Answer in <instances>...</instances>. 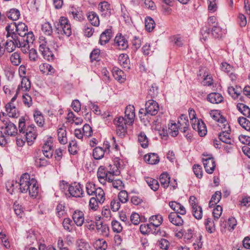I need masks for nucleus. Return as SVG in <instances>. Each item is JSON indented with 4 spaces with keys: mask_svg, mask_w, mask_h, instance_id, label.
Listing matches in <instances>:
<instances>
[{
    "mask_svg": "<svg viewBox=\"0 0 250 250\" xmlns=\"http://www.w3.org/2000/svg\"><path fill=\"white\" fill-rule=\"evenodd\" d=\"M114 124L117 127V134L121 138L125 136L126 133V125H129L128 120L123 117H119L114 120Z\"/></svg>",
    "mask_w": 250,
    "mask_h": 250,
    "instance_id": "423d86ee",
    "label": "nucleus"
},
{
    "mask_svg": "<svg viewBox=\"0 0 250 250\" xmlns=\"http://www.w3.org/2000/svg\"><path fill=\"white\" fill-rule=\"evenodd\" d=\"M138 142L141 146L143 148H146L148 146V139L144 132H141L138 136Z\"/></svg>",
    "mask_w": 250,
    "mask_h": 250,
    "instance_id": "72a5a7b5",
    "label": "nucleus"
},
{
    "mask_svg": "<svg viewBox=\"0 0 250 250\" xmlns=\"http://www.w3.org/2000/svg\"><path fill=\"white\" fill-rule=\"evenodd\" d=\"M85 188L86 193L89 195H94L97 189L95 185L92 183H87Z\"/></svg>",
    "mask_w": 250,
    "mask_h": 250,
    "instance_id": "8fccbe9b",
    "label": "nucleus"
},
{
    "mask_svg": "<svg viewBox=\"0 0 250 250\" xmlns=\"http://www.w3.org/2000/svg\"><path fill=\"white\" fill-rule=\"evenodd\" d=\"M120 64L125 68L129 69V60L126 54H121L119 57Z\"/></svg>",
    "mask_w": 250,
    "mask_h": 250,
    "instance_id": "58836bf2",
    "label": "nucleus"
},
{
    "mask_svg": "<svg viewBox=\"0 0 250 250\" xmlns=\"http://www.w3.org/2000/svg\"><path fill=\"white\" fill-rule=\"evenodd\" d=\"M168 218L170 222L176 226H181L184 224V220L182 217L177 213H170L168 216Z\"/></svg>",
    "mask_w": 250,
    "mask_h": 250,
    "instance_id": "6ab92c4d",
    "label": "nucleus"
},
{
    "mask_svg": "<svg viewBox=\"0 0 250 250\" xmlns=\"http://www.w3.org/2000/svg\"><path fill=\"white\" fill-rule=\"evenodd\" d=\"M22 102L25 105L28 107H30L33 104L31 97L28 94H24L22 95Z\"/></svg>",
    "mask_w": 250,
    "mask_h": 250,
    "instance_id": "bf43d9fd",
    "label": "nucleus"
},
{
    "mask_svg": "<svg viewBox=\"0 0 250 250\" xmlns=\"http://www.w3.org/2000/svg\"><path fill=\"white\" fill-rule=\"evenodd\" d=\"M68 191L71 196L76 198L83 197L84 194L83 185L77 182H74L69 185Z\"/></svg>",
    "mask_w": 250,
    "mask_h": 250,
    "instance_id": "1a4fd4ad",
    "label": "nucleus"
},
{
    "mask_svg": "<svg viewBox=\"0 0 250 250\" xmlns=\"http://www.w3.org/2000/svg\"><path fill=\"white\" fill-rule=\"evenodd\" d=\"M27 37H19L16 38V43L17 47L21 48V50L23 53H27L29 52V43H33L35 40L33 32H28Z\"/></svg>",
    "mask_w": 250,
    "mask_h": 250,
    "instance_id": "20e7f679",
    "label": "nucleus"
},
{
    "mask_svg": "<svg viewBox=\"0 0 250 250\" xmlns=\"http://www.w3.org/2000/svg\"><path fill=\"white\" fill-rule=\"evenodd\" d=\"M69 15L71 17L78 21L82 22L84 19L83 12L80 10L72 9V11L69 12Z\"/></svg>",
    "mask_w": 250,
    "mask_h": 250,
    "instance_id": "393cba45",
    "label": "nucleus"
},
{
    "mask_svg": "<svg viewBox=\"0 0 250 250\" xmlns=\"http://www.w3.org/2000/svg\"><path fill=\"white\" fill-rule=\"evenodd\" d=\"M34 118L35 122L40 126L42 127L44 124V119L42 113L36 109L34 111Z\"/></svg>",
    "mask_w": 250,
    "mask_h": 250,
    "instance_id": "b1692460",
    "label": "nucleus"
},
{
    "mask_svg": "<svg viewBox=\"0 0 250 250\" xmlns=\"http://www.w3.org/2000/svg\"><path fill=\"white\" fill-rule=\"evenodd\" d=\"M241 87L239 86L236 85L235 87L233 86L229 87L228 88V92L231 95V97L234 99H236L239 97L240 95Z\"/></svg>",
    "mask_w": 250,
    "mask_h": 250,
    "instance_id": "ea45409f",
    "label": "nucleus"
},
{
    "mask_svg": "<svg viewBox=\"0 0 250 250\" xmlns=\"http://www.w3.org/2000/svg\"><path fill=\"white\" fill-rule=\"evenodd\" d=\"M10 60L14 65H18L21 62L20 54L18 52L14 53L10 57Z\"/></svg>",
    "mask_w": 250,
    "mask_h": 250,
    "instance_id": "13d9d810",
    "label": "nucleus"
},
{
    "mask_svg": "<svg viewBox=\"0 0 250 250\" xmlns=\"http://www.w3.org/2000/svg\"><path fill=\"white\" fill-rule=\"evenodd\" d=\"M114 41L120 50H125L128 47L127 40L124 36H122L121 33L117 35Z\"/></svg>",
    "mask_w": 250,
    "mask_h": 250,
    "instance_id": "f3484780",
    "label": "nucleus"
},
{
    "mask_svg": "<svg viewBox=\"0 0 250 250\" xmlns=\"http://www.w3.org/2000/svg\"><path fill=\"white\" fill-rule=\"evenodd\" d=\"M51 137L48 138L45 142L42 147V151L43 150H47V151H51L53 149V142L51 140Z\"/></svg>",
    "mask_w": 250,
    "mask_h": 250,
    "instance_id": "052dcab7",
    "label": "nucleus"
},
{
    "mask_svg": "<svg viewBox=\"0 0 250 250\" xmlns=\"http://www.w3.org/2000/svg\"><path fill=\"white\" fill-rule=\"evenodd\" d=\"M193 170L195 175L198 178L202 177V169L201 166L199 165H194L193 166Z\"/></svg>",
    "mask_w": 250,
    "mask_h": 250,
    "instance_id": "338daca9",
    "label": "nucleus"
},
{
    "mask_svg": "<svg viewBox=\"0 0 250 250\" xmlns=\"http://www.w3.org/2000/svg\"><path fill=\"white\" fill-rule=\"evenodd\" d=\"M155 23L154 20L150 17H147L145 20V26L147 31H152L155 27Z\"/></svg>",
    "mask_w": 250,
    "mask_h": 250,
    "instance_id": "09e8293b",
    "label": "nucleus"
},
{
    "mask_svg": "<svg viewBox=\"0 0 250 250\" xmlns=\"http://www.w3.org/2000/svg\"><path fill=\"white\" fill-rule=\"evenodd\" d=\"M105 153V149L103 147L97 146L93 150V156L96 160H100L104 157Z\"/></svg>",
    "mask_w": 250,
    "mask_h": 250,
    "instance_id": "c85d7f7f",
    "label": "nucleus"
},
{
    "mask_svg": "<svg viewBox=\"0 0 250 250\" xmlns=\"http://www.w3.org/2000/svg\"><path fill=\"white\" fill-rule=\"evenodd\" d=\"M160 182L161 186L164 188H167L170 183V177L167 172L162 173L160 176Z\"/></svg>",
    "mask_w": 250,
    "mask_h": 250,
    "instance_id": "cd10ccee",
    "label": "nucleus"
},
{
    "mask_svg": "<svg viewBox=\"0 0 250 250\" xmlns=\"http://www.w3.org/2000/svg\"><path fill=\"white\" fill-rule=\"evenodd\" d=\"M238 122L243 128L250 131V121L246 118L244 117H239L238 118Z\"/></svg>",
    "mask_w": 250,
    "mask_h": 250,
    "instance_id": "37998d69",
    "label": "nucleus"
},
{
    "mask_svg": "<svg viewBox=\"0 0 250 250\" xmlns=\"http://www.w3.org/2000/svg\"><path fill=\"white\" fill-rule=\"evenodd\" d=\"M77 250H93L89 244L83 239L77 241Z\"/></svg>",
    "mask_w": 250,
    "mask_h": 250,
    "instance_id": "e433bc0d",
    "label": "nucleus"
},
{
    "mask_svg": "<svg viewBox=\"0 0 250 250\" xmlns=\"http://www.w3.org/2000/svg\"><path fill=\"white\" fill-rule=\"evenodd\" d=\"M112 36V32H102L100 35L99 42L101 45L105 44Z\"/></svg>",
    "mask_w": 250,
    "mask_h": 250,
    "instance_id": "79ce46f5",
    "label": "nucleus"
},
{
    "mask_svg": "<svg viewBox=\"0 0 250 250\" xmlns=\"http://www.w3.org/2000/svg\"><path fill=\"white\" fill-rule=\"evenodd\" d=\"M120 206V202L118 199H113L110 202V207L113 211L118 210Z\"/></svg>",
    "mask_w": 250,
    "mask_h": 250,
    "instance_id": "774afa93",
    "label": "nucleus"
},
{
    "mask_svg": "<svg viewBox=\"0 0 250 250\" xmlns=\"http://www.w3.org/2000/svg\"><path fill=\"white\" fill-rule=\"evenodd\" d=\"M196 239L195 242L193 243V246L195 250H199L201 249L203 245V243L201 242L202 235L200 234L196 235Z\"/></svg>",
    "mask_w": 250,
    "mask_h": 250,
    "instance_id": "6e6d98bb",
    "label": "nucleus"
},
{
    "mask_svg": "<svg viewBox=\"0 0 250 250\" xmlns=\"http://www.w3.org/2000/svg\"><path fill=\"white\" fill-rule=\"evenodd\" d=\"M120 171L119 170H112L111 171H108V174L107 177H105V181L107 180L109 183H112L114 180V175H117L119 174Z\"/></svg>",
    "mask_w": 250,
    "mask_h": 250,
    "instance_id": "680f3d73",
    "label": "nucleus"
},
{
    "mask_svg": "<svg viewBox=\"0 0 250 250\" xmlns=\"http://www.w3.org/2000/svg\"><path fill=\"white\" fill-rule=\"evenodd\" d=\"M192 214L194 217L198 219H201L202 217V208L200 206H195L192 209Z\"/></svg>",
    "mask_w": 250,
    "mask_h": 250,
    "instance_id": "3c124183",
    "label": "nucleus"
},
{
    "mask_svg": "<svg viewBox=\"0 0 250 250\" xmlns=\"http://www.w3.org/2000/svg\"><path fill=\"white\" fill-rule=\"evenodd\" d=\"M87 19L91 25L98 26L100 24V20L98 14L94 12H89L87 14Z\"/></svg>",
    "mask_w": 250,
    "mask_h": 250,
    "instance_id": "4be33fe9",
    "label": "nucleus"
},
{
    "mask_svg": "<svg viewBox=\"0 0 250 250\" xmlns=\"http://www.w3.org/2000/svg\"><path fill=\"white\" fill-rule=\"evenodd\" d=\"M94 195H95L96 199L98 201L99 203L102 204L104 202L105 200L104 192L101 188H97Z\"/></svg>",
    "mask_w": 250,
    "mask_h": 250,
    "instance_id": "c03bdc74",
    "label": "nucleus"
},
{
    "mask_svg": "<svg viewBox=\"0 0 250 250\" xmlns=\"http://www.w3.org/2000/svg\"><path fill=\"white\" fill-rule=\"evenodd\" d=\"M19 189L21 193H27L32 198H36L39 193V186L37 181L34 178H31L27 173L21 175L19 183Z\"/></svg>",
    "mask_w": 250,
    "mask_h": 250,
    "instance_id": "f257e3e1",
    "label": "nucleus"
},
{
    "mask_svg": "<svg viewBox=\"0 0 250 250\" xmlns=\"http://www.w3.org/2000/svg\"><path fill=\"white\" fill-rule=\"evenodd\" d=\"M208 101L211 104H218L223 101L224 98L222 95L217 92L210 93L207 96Z\"/></svg>",
    "mask_w": 250,
    "mask_h": 250,
    "instance_id": "a211bd4d",
    "label": "nucleus"
},
{
    "mask_svg": "<svg viewBox=\"0 0 250 250\" xmlns=\"http://www.w3.org/2000/svg\"><path fill=\"white\" fill-rule=\"evenodd\" d=\"M130 220L133 225H138L141 221L140 216L138 213L133 212L130 216Z\"/></svg>",
    "mask_w": 250,
    "mask_h": 250,
    "instance_id": "e2e57ef3",
    "label": "nucleus"
},
{
    "mask_svg": "<svg viewBox=\"0 0 250 250\" xmlns=\"http://www.w3.org/2000/svg\"><path fill=\"white\" fill-rule=\"evenodd\" d=\"M84 136L89 137L92 136L93 131L92 127L88 124H85L83 127Z\"/></svg>",
    "mask_w": 250,
    "mask_h": 250,
    "instance_id": "0e129e2a",
    "label": "nucleus"
},
{
    "mask_svg": "<svg viewBox=\"0 0 250 250\" xmlns=\"http://www.w3.org/2000/svg\"><path fill=\"white\" fill-rule=\"evenodd\" d=\"M221 192L220 191H217L212 195L210 201L209 202V206L212 208L215 205H216L221 199Z\"/></svg>",
    "mask_w": 250,
    "mask_h": 250,
    "instance_id": "4c0bfd02",
    "label": "nucleus"
},
{
    "mask_svg": "<svg viewBox=\"0 0 250 250\" xmlns=\"http://www.w3.org/2000/svg\"><path fill=\"white\" fill-rule=\"evenodd\" d=\"M118 200L122 203H125L128 200V193L125 190H121L118 194Z\"/></svg>",
    "mask_w": 250,
    "mask_h": 250,
    "instance_id": "4d7b16f0",
    "label": "nucleus"
},
{
    "mask_svg": "<svg viewBox=\"0 0 250 250\" xmlns=\"http://www.w3.org/2000/svg\"><path fill=\"white\" fill-rule=\"evenodd\" d=\"M72 221L69 218H66L63 219L62 222V226L64 229L68 232H72L73 228L72 226L73 225Z\"/></svg>",
    "mask_w": 250,
    "mask_h": 250,
    "instance_id": "a18cd8bd",
    "label": "nucleus"
},
{
    "mask_svg": "<svg viewBox=\"0 0 250 250\" xmlns=\"http://www.w3.org/2000/svg\"><path fill=\"white\" fill-rule=\"evenodd\" d=\"M125 118L128 120L129 125H132L135 117V108L133 105H128L126 107L125 111Z\"/></svg>",
    "mask_w": 250,
    "mask_h": 250,
    "instance_id": "dca6fc26",
    "label": "nucleus"
},
{
    "mask_svg": "<svg viewBox=\"0 0 250 250\" xmlns=\"http://www.w3.org/2000/svg\"><path fill=\"white\" fill-rule=\"evenodd\" d=\"M178 124L179 125L178 127L179 129H182V126H183L189 125L188 117L184 114L181 115L178 121Z\"/></svg>",
    "mask_w": 250,
    "mask_h": 250,
    "instance_id": "864d4df0",
    "label": "nucleus"
},
{
    "mask_svg": "<svg viewBox=\"0 0 250 250\" xmlns=\"http://www.w3.org/2000/svg\"><path fill=\"white\" fill-rule=\"evenodd\" d=\"M72 219L78 227H81L84 221L83 212L78 209L75 210L72 214Z\"/></svg>",
    "mask_w": 250,
    "mask_h": 250,
    "instance_id": "ddd939ff",
    "label": "nucleus"
},
{
    "mask_svg": "<svg viewBox=\"0 0 250 250\" xmlns=\"http://www.w3.org/2000/svg\"><path fill=\"white\" fill-rule=\"evenodd\" d=\"M205 169L207 173L212 174L216 167L215 161L214 158H208L205 160V162L203 163Z\"/></svg>",
    "mask_w": 250,
    "mask_h": 250,
    "instance_id": "aec40b11",
    "label": "nucleus"
},
{
    "mask_svg": "<svg viewBox=\"0 0 250 250\" xmlns=\"http://www.w3.org/2000/svg\"><path fill=\"white\" fill-rule=\"evenodd\" d=\"M113 231L116 233H120L123 230L121 224L118 221L113 220L111 222Z\"/></svg>",
    "mask_w": 250,
    "mask_h": 250,
    "instance_id": "5fc2aeb1",
    "label": "nucleus"
},
{
    "mask_svg": "<svg viewBox=\"0 0 250 250\" xmlns=\"http://www.w3.org/2000/svg\"><path fill=\"white\" fill-rule=\"evenodd\" d=\"M7 17L12 21H16L19 19L20 17V12L17 9H11L9 12L7 14Z\"/></svg>",
    "mask_w": 250,
    "mask_h": 250,
    "instance_id": "49530a36",
    "label": "nucleus"
},
{
    "mask_svg": "<svg viewBox=\"0 0 250 250\" xmlns=\"http://www.w3.org/2000/svg\"><path fill=\"white\" fill-rule=\"evenodd\" d=\"M113 76L114 78L121 82L124 81L125 78L124 77V72L118 67H114L112 70Z\"/></svg>",
    "mask_w": 250,
    "mask_h": 250,
    "instance_id": "c756f323",
    "label": "nucleus"
},
{
    "mask_svg": "<svg viewBox=\"0 0 250 250\" xmlns=\"http://www.w3.org/2000/svg\"><path fill=\"white\" fill-rule=\"evenodd\" d=\"M169 206L171 209L175 211L174 213L182 215L186 214V209L184 206L177 202L170 201L169 202Z\"/></svg>",
    "mask_w": 250,
    "mask_h": 250,
    "instance_id": "2eb2a0df",
    "label": "nucleus"
},
{
    "mask_svg": "<svg viewBox=\"0 0 250 250\" xmlns=\"http://www.w3.org/2000/svg\"><path fill=\"white\" fill-rule=\"evenodd\" d=\"M163 218L160 214L151 216L149 219V222L153 223L154 226L158 228L162 223Z\"/></svg>",
    "mask_w": 250,
    "mask_h": 250,
    "instance_id": "c9c22d12",
    "label": "nucleus"
},
{
    "mask_svg": "<svg viewBox=\"0 0 250 250\" xmlns=\"http://www.w3.org/2000/svg\"><path fill=\"white\" fill-rule=\"evenodd\" d=\"M159 109V106L158 103L153 99L148 100L145 104V115L149 114L151 116H154L158 113Z\"/></svg>",
    "mask_w": 250,
    "mask_h": 250,
    "instance_id": "6e6552de",
    "label": "nucleus"
},
{
    "mask_svg": "<svg viewBox=\"0 0 250 250\" xmlns=\"http://www.w3.org/2000/svg\"><path fill=\"white\" fill-rule=\"evenodd\" d=\"M98 201L96 199L95 197H92L90 198L89 203V207L90 209L93 210H96L98 208Z\"/></svg>",
    "mask_w": 250,
    "mask_h": 250,
    "instance_id": "69168bd1",
    "label": "nucleus"
},
{
    "mask_svg": "<svg viewBox=\"0 0 250 250\" xmlns=\"http://www.w3.org/2000/svg\"><path fill=\"white\" fill-rule=\"evenodd\" d=\"M108 174V171H106L105 169V167L104 166H100L97 171V177L99 181L102 183V180L105 181V177H107Z\"/></svg>",
    "mask_w": 250,
    "mask_h": 250,
    "instance_id": "a19ab883",
    "label": "nucleus"
},
{
    "mask_svg": "<svg viewBox=\"0 0 250 250\" xmlns=\"http://www.w3.org/2000/svg\"><path fill=\"white\" fill-rule=\"evenodd\" d=\"M96 229L100 234L108 237L109 235V228L106 224H104L100 220H97L96 222Z\"/></svg>",
    "mask_w": 250,
    "mask_h": 250,
    "instance_id": "4468645a",
    "label": "nucleus"
},
{
    "mask_svg": "<svg viewBox=\"0 0 250 250\" xmlns=\"http://www.w3.org/2000/svg\"><path fill=\"white\" fill-rule=\"evenodd\" d=\"M192 128L198 132L201 137L205 136L207 133V129L204 122L202 120H195L192 124Z\"/></svg>",
    "mask_w": 250,
    "mask_h": 250,
    "instance_id": "9b49d317",
    "label": "nucleus"
},
{
    "mask_svg": "<svg viewBox=\"0 0 250 250\" xmlns=\"http://www.w3.org/2000/svg\"><path fill=\"white\" fill-rule=\"evenodd\" d=\"M58 137L61 144L64 145L67 142L66 131L62 127L59 128L58 130Z\"/></svg>",
    "mask_w": 250,
    "mask_h": 250,
    "instance_id": "473e14b6",
    "label": "nucleus"
},
{
    "mask_svg": "<svg viewBox=\"0 0 250 250\" xmlns=\"http://www.w3.org/2000/svg\"><path fill=\"white\" fill-rule=\"evenodd\" d=\"M40 39L44 41V42L41 43L39 46V51L43 58L49 61H53L55 59L54 55L50 49L46 46V41H45V38L42 37H40Z\"/></svg>",
    "mask_w": 250,
    "mask_h": 250,
    "instance_id": "0eeeda50",
    "label": "nucleus"
},
{
    "mask_svg": "<svg viewBox=\"0 0 250 250\" xmlns=\"http://www.w3.org/2000/svg\"><path fill=\"white\" fill-rule=\"evenodd\" d=\"M7 36L9 37L12 34V38L13 40H7L4 45V51H6L8 53H11L15 50L17 47L16 42V38H18L17 34L15 32H7Z\"/></svg>",
    "mask_w": 250,
    "mask_h": 250,
    "instance_id": "f8f14e48",
    "label": "nucleus"
},
{
    "mask_svg": "<svg viewBox=\"0 0 250 250\" xmlns=\"http://www.w3.org/2000/svg\"><path fill=\"white\" fill-rule=\"evenodd\" d=\"M158 86L156 83H153L149 87L147 91L146 98H151V99L155 98L158 94Z\"/></svg>",
    "mask_w": 250,
    "mask_h": 250,
    "instance_id": "a878e982",
    "label": "nucleus"
},
{
    "mask_svg": "<svg viewBox=\"0 0 250 250\" xmlns=\"http://www.w3.org/2000/svg\"><path fill=\"white\" fill-rule=\"evenodd\" d=\"M146 181L148 186L153 191H157L159 188V183L158 180L152 178L147 177L146 179Z\"/></svg>",
    "mask_w": 250,
    "mask_h": 250,
    "instance_id": "2f4dec72",
    "label": "nucleus"
},
{
    "mask_svg": "<svg viewBox=\"0 0 250 250\" xmlns=\"http://www.w3.org/2000/svg\"><path fill=\"white\" fill-rule=\"evenodd\" d=\"M98 9L100 12L101 16L108 18L112 13V8L110 4L107 1H103L100 2L98 6Z\"/></svg>",
    "mask_w": 250,
    "mask_h": 250,
    "instance_id": "9d476101",
    "label": "nucleus"
},
{
    "mask_svg": "<svg viewBox=\"0 0 250 250\" xmlns=\"http://www.w3.org/2000/svg\"><path fill=\"white\" fill-rule=\"evenodd\" d=\"M40 70L42 73L51 75L54 73V68L50 64L44 63L40 66Z\"/></svg>",
    "mask_w": 250,
    "mask_h": 250,
    "instance_id": "f704fd0d",
    "label": "nucleus"
},
{
    "mask_svg": "<svg viewBox=\"0 0 250 250\" xmlns=\"http://www.w3.org/2000/svg\"><path fill=\"white\" fill-rule=\"evenodd\" d=\"M144 160L148 164L151 165L156 164L160 161L158 154L154 153H151L146 155L144 156Z\"/></svg>",
    "mask_w": 250,
    "mask_h": 250,
    "instance_id": "5701e85b",
    "label": "nucleus"
},
{
    "mask_svg": "<svg viewBox=\"0 0 250 250\" xmlns=\"http://www.w3.org/2000/svg\"><path fill=\"white\" fill-rule=\"evenodd\" d=\"M78 148L75 141H71L68 146V151L71 154L75 155L78 152Z\"/></svg>",
    "mask_w": 250,
    "mask_h": 250,
    "instance_id": "603ef678",
    "label": "nucleus"
},
{
    "mask_svg": "<svg viewBox=\"0 0 250 250\" xmlns=\"http://www.w3.org/2000/svg\"><path fill=\"white\" fill-rule=\"evenodd\" d=\"M15 185L17 187L19 186V183H17V181H14L13 180L8 181L5 184L7 191L11 194H12L14 191V187Z\"/></svg>",
    "mask_w": 250,
    "mask_h": 250,
    "instance_id": "de8ad7c7",
    "label": "nucleus"
},
{
    "mask_svg": "<svg viewBox=\"0 0 250 250\" xmlns=\"http://www.w3.org/2000/svg\"><path fill=\"white\" fill-rule=\"evenodd\" d=\"M60 27L58 28L59 30V28H61L62 31H65L71 30V25L69 23L68 19L64 17H62L59 21Z\"/></svg>",
    "mask_w": 250,
    "mask_h": 250,
    "instance_id": "7c9ffc66",
    "label": "nucleus"
},
{
    "mask_svg": "<svg viewBox=\"0 0 250 250\" xmlns=\"http://www.w3.org/2000/svg\"><path fill=\"white\" fill-rule=\"evenodd\" d=\"M236 107L244 116L250 118V108L248 106L243 103H238Z\"/></svg>",
    "mask_w": 250,
    "mask_h": 250,
    "instance_id": "bb28decb",
    "label": "nucleus"
},
{
    "mask_svg": "<svg viewBox=\"0 0 250 250\" xmlns=\"http://www.w3.org/2000/svg\"><path fill=\"white\" fill-rule=\"evenodd\" d=\"M1 134L8 136H15L18 133L17 127L8 119L1 120Z\"/></svg>",
    "mask_w": 250,
    "mask_h": 250,
    "instance_id": "39448f33",
    "label": "nucleus"
},
{
    "mask_svg": "<svg viewBox=\"0 0 250 250\" xmlns=\"http://www.w3.org/2000/svg\"><path fill=\"white\" fill-rule=\"evenodd\" d=\"M30 88L31 82L29 79L27 77L22 78L21 83L18 86L15 95L11 99L10 102L5 105L6 110L9 113L10 117L13 118L17 117L16 107L13 105L12 102L16 100L18 95L20 94L21 91L22 92H27L29 91Z\"/></svg>",
    "mask_w": 250,
    "mask_h": 250,
    "instance_id": "f03ea898",
    "label": "nucleus"
},
{
    "mask_svg": "<svg viewBox=\"0 0 250 250\" xmlns=\"http://www.w3.org/2000/svg\"><path fill=\"white\" fill-rule=\"evenodd\" d=\"M36 126L31 125L25 129V120L24 117L22 116L19 121V133L22 134L25 137L27 143L29 146H31L36 140L37 134L36 130Z\"/></svg>",
    "mask_w": 250,
    "mask_h": 250,
    "instance_id": "7ed1b4c3",
    "label": "nucleus"
},
{
    "mask_svg": "<svg viewBox=\"0 0 250 250\" xmlns=\"http://www.w3.org/2000/svg\"><path fill=\"white\" fill-rule=\"evenodd\" d=\"M228 129L225 130L218 135L220 141L227 144H231V139L229 138V134L230 132V126H228Z\"/></svg>",
    "mask_w": 250,
    "mask_h": 250,
    "instance_id": "412c9836",
    "label": "nucleus"
}]
</instances>
